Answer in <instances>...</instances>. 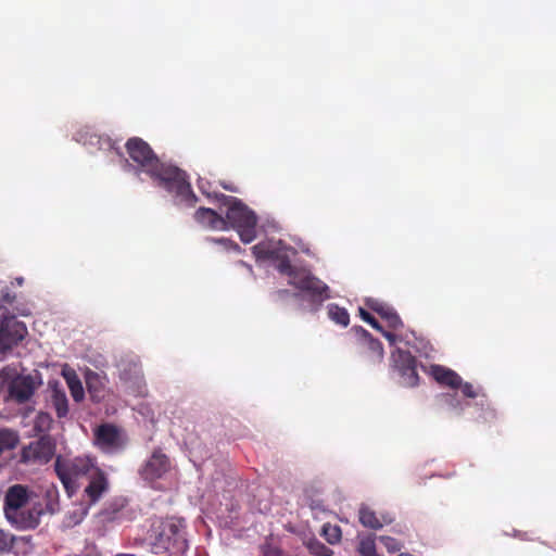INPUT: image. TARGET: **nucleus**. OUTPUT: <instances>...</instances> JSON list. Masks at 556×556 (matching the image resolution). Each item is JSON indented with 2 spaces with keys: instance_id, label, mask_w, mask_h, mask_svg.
<instances>
[{
  "instance_id": "obj_1",
  "label": "nucleus",
  "mask_w": 556,
  "mask_h": 556,
  "mask_svg": "<svg viewBox=\"0 0 556 556\" xmlns=\"http://www.w3.org/2000/svg\"><path fill=\"white\" fill-rule=\"evenodd\" d=\"M253 254L257 261H275L278 269L288 278V283L293 286L296 295L313 303H321L328 298L329 288L305 269H296L289 265L290 256L294 254L292 249L285 248L280 241L269 239L254 245Z\"/></svg>"
},
{
  "instance_id": "obj_2",
  "label": "nucleus",
  "mask_w": 556,
  "mask_h": 556,
  "mask_svg": "<svg viewBox=\"0 0 556 556\" xmlns=\"http://www.w3.org/2000/svg\"><path fill=\"white\" fill-rule=\"evenodd\" d=\"M126 148L130 159L161 187L173 193L178 204L187 206L194 204L195 195L181 170L160 163L149 144L140 138L129 139Z\"/></svg>"
},
{
  "instance_id": "obj_3",
  "label": "nucleus",
  "mask_w": 556,
  "mask_h": 556,
  "mask_svg": "<svg viewBox=\"0 0 556 556\" xmlns=\"http://www.w3.org/2000/svg\"><path fill=\"white\" fill-rule=\"evenodd\" d=\"M220 213H225L227 227L231 226L238 232L243 243H251L256 237V216L240 200L220 194Z\"/></svg>"
},
{
  "instance_id": "obj_4",
  "label": "nucleus",
  "mask_w": 556,
  "mask_h": 556,
  "mask_svg": "<svg viewBox=\"0 0 556 556\" xmlns=\"http://www.w3.org/2000/svg\"><path fill=\"white\" fill-rule=\"evenodd\" d=\"M30 501V493L25 486H11L4 502V513L9 522L22 529L35 528L39 523L41 510H31L25 516L24 509Z\"/></svg>"
},
{
  "instance_id": "obj_5",
  "label": "nucleus",
  "mask_w": 556,
  "mask_h": 556,
  "mask_svg": "<svg viewBox=\"0 0 556 556\" xmlns=\"http://www.w3.org/2000/svg\"><path fill=\"white\" fill-rule=\"evenodd\" d=\"M94 459L90 456H79L75 458L58 457L55 460V471L63 483L68 495L76 492L79 486V479L89 476L93 469Z\"/></svg>"
},
{
  "instance_id": "obj_6",
  "label": "nucleus",
  "mask_w": 556,
  "mask_h": 556,
  "mask_svg": "<svg viewBox=\"0 0 556 556\" xmlns=\"http://www.w3.org/2000/svg\"><path fill=\"white\" fill-rule=\"evenodd\" d=\"M184 528L180 520L168 519L163 522L161 531L155 538V553L167 552L173 556L184 554L188 548Z\"/></svg>"
},
{
  "instance_id": "obj_7",
  "label": "nucleus",
  "mask_w": 556,
  "mask_h": 556,
  "mask_svg": "<svg viewBox=\"0 0 556 556\" xmlns=\"http://www.w3.org/2000/svg\"><path fill=\"white\" fill-rule=\"evenodd\" d=\"M172 468V462L168 456L161 450H155L142 463L139 469V476L143 481L152 484L159 480L165 479Z\"/></svg>"
},
{
  "instance_id": "obj_8",
  "label": "nucleus",
  "mask_w": 556,
  "mask_h": 556,
  "mask_svg": "<svg viewBox=\"0 0 556 556\" xmlns=\"http://www.w3.org/2000/svg\"><path fill=\"white\" fill-rule=\"evenodd\" d=\"M127 437L117 427L104 424L94 430V444L104 453H116L125 447Z\"/></svg>"
},
{
  "instance_id": "obj_9",
  "label": "nucleus",
  "mask_w": 556,
  "mask_h": 556,
  "mask_svg": "<svg viewBox=\"0 0 556 556\" xmlns=\"http://www.w3.org/2000/svg\"><path fill=\"white\" fill-rule=\"evenodd\" d=\"M428 372L442 386H446L451 389L459 388L462 393L467 397L473 399L479 394L471 383L464 382L460 376L450 368L440 365H431Z\"/></svg>"
},
{
  "instance_id": "obj_10",
  "label": "nucleus",
  "mask_w": 556,
  "mask_h": 556,
  "mask_svg": "<svg viewBox=\"0 0 556 556\" xmlns=\"http://www.w3.org/2000/svg\"><path fill=\"white\" fill-rule=\"evenodd\" d=\"M27 334L26 326L14 317L5 318L0 326V355L11 350Z\"/></svg>"
},
{
  "instance_id": "obj_11",
  "label": "nucleus",
  "mask_w": 556,
  "mask_h": 556,
  "mask_svg": "<svg viewBox=\"0 0 556 556\" xmlns=\"http://www.w3.org/2000/svg\"><path fill=\"white\" fill-rule=\"evenodd\" d=\"M118 387L124 393L134 396H141L146 393V383L137 364H130L122 369Z\"/></svg>"
},
{
  "instance_id": "obj_12",
  "label": "nucleus",
  "mask_w": 556,
  "mask_h": 556,
  "mask_svg": "<svg viewBox=\"0 0 556 556\" xmlns=\"http://www.w3.org/2000/svg\"><path fill=\"white\" fill-rule=\"evenodd\" d=\"M41 381L37 376L26 375L15 377L9 386V396L18 403L28 401Z\"/></svg>"
},
{
  "instance_id": "obj_13",
  "label": "nucleus",
  "mask_w": 556,
  "mask_h": 556,
  "mask_svg": "<svg viewBox=\"0 0 556 556\" xmlns=\"http://www.w3.org/2000/svg\"><path fill=\"white\" fill-rule=\"evenodd\" d=\"M394 367L401 375V383L406 387H414L418 383L415 361L408 352L397 350L392 353Z\"/></svg>"
},
{
  "instance_id": "obj_14",
  "label": "nucleus",
  "mask_w": 556,
  "mask_h": 556,
  "mask_svg": "<svg viewBox=\"0 0 556 556\" xmlns=\"http://www.w3.org/2000/svg\"><path fill=\"white\" fill-rule=\"evenodd\" d=\"M53 453L54 446L50 439L41 438L23 450L22 459L26 463L35 462L45 464L51 459Z\"/></svg>"
},
{
  "instance_id": "obj_15",
  "label": "nucleus",
  "mask_w": 556,
  "mask_h": 556,
  "mask_svg": "<svg viewBox=\"0 0 556 556\" xmlns=\"http://www.w3.org/2000/svg\"><path fill=\"white\" fill-rule=\"evenodd\" d=\"M89 484L85 489V493L92 503L99 501V498L109 489V481L106 475L94 463L93 469L88 476Z\"/></svg>"
},
{
  "instance_id": "obj_16",
  "label": "nucleus",
  "mask_w": 556,
  "mask_h": 556,
  "mask_svg": "<svg viewBox=\"0 0 556 556\" xmlns=\"http://www.w3.org/2000/svg\"><path fill=\"white\" fill-rule=\"evenodd\" d=\"M195 220L211 230H226L227 220L211 208L201 207L195 212Z\"/></svg>"
},
{
  "instance_id": "obj_17",
  "label": "nucleus",
  "mask_w": 556,
  "mask_h": 556,
  "mask_svg": "<svg viewBox=\"0 0 556 556\" xmlns=\"http://www.w3.org/2000/svg\"><path fill=\"white\" fill-rule=\"evenodd\" d=\"M62 376L64 377L67 383V387L71 391L73 399L76 402H80L85 396V392L81 381L79 380L75 370L68 365H64L62 368Z\"/></svg>"
},
{
  "instance_id": "obj_18",
  "label": "nucleus",
  "mask_w": 556,
  "mask_h": 556,
  "mask_svg": "<svg viewBox=\"0 0 556 556\" xmlns=\"http://www.w3.org/2000/svg\"><path fill=\"white\" fill-rule=\"evenodd\" d=\"M86 384L91 397L94 401H100L104 396L106 379L103 375L94 371H87Z\"/></svg>"
},
{
  "instance_id": "obj_19",
  "label": "nucleus",
  "mask_w": 556,
  "mask_h": 556,
  "mask_svg": "<svg viewBox=\"0 0 556 556\" xmlns=\"http://www.w3.org/2000/svg\"><path fill=\"white\" fill-rule=\"evenodd\" d=\"M51 401L58 417H65L68 413V402L65 392L59 387L58 382L50 383Z\"/></svg>"
},
{
  "instance_id": "obj_20",
  "label": "nucleus",
  "mask_w": 556,
  "mask_h": 556,
  "mask_svg": "<svg viewBox=\"0 0 556 556\" xmlns=\"http://www.w3.org/2000/svg\"><path fill=\"white\" fill-rule=\"evenodd\" d=\"M359 521L364 527L371 529H379L384 523H390L391 518H379L376 516L375 511L368 507H361L359 509Z\"/></svg>"
},
{
  "instance_id": "obj_21",
  "label": "nucleus",
  "mask_w": 556,
  "mask_h": 556,
  "mask_svg": "<svg viewBox=\"0 0 556 556\" xmlns=\"http://www.w3.org/2000/svg\"><path fill=\"white\" fill-rule=\"evenodd\" d=\"M328 317L341 327H348L350 324V315L344 307L337 304H329L327 306Z\"/></svg>"
},
{
  "instance_id": "obj_22",
  "label": "nucleus",
  "mask_w": 556,
  "mask_h": 556,
  "mask_svg": "<svg viewBox=\"0 0 556 556\" xmlns=\"http://www.w3.org/2000/svg\"><path fill=\"white\" fill-rule=\"evenodd\" d=\"M358 552L362 556H381L376 549L374 535L359 536Z\"/></svg>"
},
{
  "instance_id": "obj_23",
  "label": "nucleus",
  "mask_w": 556,
  "mask_h": 556,
  "mask_svg": "<svg viewBox=\"0 0 556 556\" xmlns=\"http://www.w3.org/2000/svg\"><path fill=\"white\" fill-rule=\"evenodd\" d=\"M18 443L16 432L8 429H0V454L5 450L14 448Z\"/></svg>"
},
{
  "instance_id": "obj_24",
  "label": "nucleus",
  "mask_w": 556,
  "mask_h": 556,
  "mask_svg": "<svg viewBox=\"0 0 556 556\" xmlns=\"http://www.w3.org/2000/svg\"><path fill=\"white\" fill-rule=\"evenodd\" d=\"M52 425V418L47 413H38L34 420V428L38 433L47 432Z\"/></svg>"
},
{
  "instance_id": "obj_25",
  "label": "nucleus",
  "mask_w": 556,
  "mask_h": 556,
  "mask_svg": "<svg viewBox=\"0 0 556 556\" xmlns=\"http://www.w3.org/2000/svg\"><path fill=\"white\" fill-rule=\"evenodd\" d=\"M323 534L330 544H336L341 539V530L338 526L334 525H325L323 527Z\"/></svg>"
},
{
  "instance_id": "obj_26",
  "label": "nucleus",
  "mask_w": 556,
  "mask_h": 556,
  "mask_svg": "<svg viewBox=\"0 0 556 556\" xmlns=\"http://www.w3.org/2000/svg\"><path fill=\"white\" fill-rule=\"evenodd\" d=\"M367 305L377 312L383 319L387 318V316L394 311L392 307H390L388 304L377 300V299H368Z\"/></svg>"
},
{
  "instance_id": "obj_27",
  "label": "nucleus",
  "mask_w": 556,
  "mask_h": 556,
  "mask_svg": "<svg viewBox=\"0 0 556 556\" xmlns=\"http://www.w3.org/2000/svg\"><path fill=\"white\" fill-rule=\"evenodd\" d=\"M14 542V536L4 531L0 530V555L5 554L11 551Z\"/></svg>"
},
{
  "instance_id": "obj_28",
  "label": "nucleus",
  "mask_w": 556,
  "mask_h": 556,
  "mask_svg": "<svg viewBox=\"0 0 556 556\" xmlns=\"http://www.w3.org/2000/svg\"><path fill=\"white\" fill-rule=\"evenodd\" d=\"M379 540L390 553L399 552L403 547L402 542L392 536L382 535Z\"/></svg>"
},
{
  "instance_id": "obj_29",
  "label": "nucleus",
  "mask_w": 556,
  "mask_h": 556,
  "mask_svg": "<svg viewBox=\"0 0 556 556\" xmlns=\"http://www.w3.org/2000/svg\"><path fill=\"white\" fill-rule=\"evenodd\" d=\"M309 549L313 554L318 555V556H331L332 555V551L319 542L311 543Z\"/></svg>"
},
{
  "instance_id": "obj_30",
  "label": "nucleus",
  "mask_w": 556,
  "mask_h": 556,
  "mask_svg": "<svg viewBox=\"0 0 556 556\" xmlns=\"http://www.w3.org/2000/svg\"><path fill=\"white\" fill-rule=\"evenodd\" d=\"M87 511L86 509L84 508H78L77 511H75L73 514V516H70L67 519H66V526L71 527V526H75L79 522H81V520L84 519V517L86 516Z\"/></svg>"
},
{
  "instance_id": "obj_31",
  "label": "nucleus",
  "mask_w": 556,
  "mask_h": 556,
  "mask_svg": "<svg viewBox=\"0 0 556 556\" xmlns=\"http://www.w3.org/2000/svg\"><path fill=\"white\" fill-rule=\"evenodd\" d=\"M359 315L362 319L368 324H370L374 328L381 330L379 324L375 320V318L364 308H359Z\"/></svg>"
},
{
  "instance_id": "obj_32",
  "label": "nucleus",
  "mask_w": 556,
  "mask_h": 556,
  "mask_svg": "<svg viewBox=\"0 0 556 556\" xmlns=\"http://www.w3.org/2000/svg\"><path fill=\"white\" fill-rule=\"evenodd\" d=\"M384 320L388 323L390 327L394 329L402 326V321L394 311H392V313H390Z\"/></svg>"
},
{
  "instance_id": "obj_33",
  "label": "nucleus",
  "mask_w": 556,
  "mask_h": 556,
  "mask_svg": "<svg viewBox=\"0 0 556 556\" xmlns=\"http://www.w3.org/2000/svg\"><path fill=\"white\" fill-rule=\"evenodd\" d=\"M215 242L220 244L225 250H233V251L240 252V247L237 243H233L228 239L220 238V239H216Z\"/></svg>"
},
{
  "instance_id": "obj_34",
  "label": "nucleus",
  "mask_w": 556,
  "mask_h": 556,
  "mask_svg": "<svg viewBox=\"0 0 556 556\" xmlns=\"http://www.w3.org/2000/svg\"><path fill=\"white\" fill-rule=\"evenodd\" d=\"M370 349L377 353L379 358H382L383 356V349L380 342L370 340Z\"/></svg>"
},
{
  "instance_id": "obj_35",
  "label": "nucleus",
  "mask_w": 556,
  "mask_h": 556,
  "mask_svg": "<svg viewBox=\"0 0 556 556\" xmlns=\"http://www.w3.org/2000/svg\"><path fill=\"white\" fill-rule=\"evenodd\" d=\"M384 338L390 342V343H394L396 341V337L391 333V332H388V331H382Z\"/></svg>"
},
{
  "instance_id": "obj_36",
  "label": "nucleus",
  "mask_w": 556,
  "mask_h": 556,
  "mask_svg": "<svg viewBox=\"0 0 556 556\" xmlns=\"http://www.w3.org/2000/svg\"><path fill=\"white\" fill-rule=\"evenodd\" d=\"M450 406L453 407V408H460V409H463V407H460L458 405V403H455L453 397H451V400H450Z\"/></svg>"
},
{
  "instance_id": "obj_37",
  "label": "nucleus",
  "mask_w": 556,
  "mask_h": 556,
  "mask_svg": "<svg viewBox=\"0 0 556 556\" xmlns=\"http://www.w3.org/2000/svg\"><path fill=\"white\" fill-rule=\"evenodd\" d=\"M224 188H225V189H228V190H230V191H235V192H237V191H238L236 188H230V187H228V186H224Z\"/></svg>"
}]
</instances>
